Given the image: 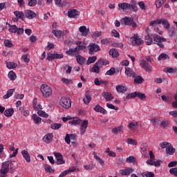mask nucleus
I'll list each match as a JSON object with an SVG mask.
<instances>
[{"instance_id":"nucleus-1","label":"nucleus","mask_w":177,"mask_h":177,"mask_svg":"<svg viewBox=\"0 0 177 177\" xmlns=\"http://www.w3.org/2000/svg\"><path fill=\"white\" fill-rule=\"evenodd\" d=\"M136 1H133L132 3H118L119 9L123 10V12H128L129 10H133V12H137L138 7H136Z\"/></svg>"},{"instance_id":"nucleus-2","label":"nucleus","mask_w":177,"mask_h":177,"mask_svg":"<svg viewBox=\"0 0 177 177\" xmlns=\"http://www.w3.org/2000/svg\"><path fill=\"white\" fill-rule=\"evenodd\" d=\"M157 24H162L164 28H166V30H169L171 27V25H169V22H168V20H167L166 19H155L149 23V26L151 27H156Z\"/></svg>"},{"instance_id":"nucleus-3","label":"nucleus","mask_w":177,"mask_h":177,"mask_svg":"<svg viewBox=\"0 0 177 177\" xmlns=\"http://www.w3.org/2000/svg\"><path fill=\"white\" fill-rule=\"evenodd\" d=\"M6 26H8V27H10L8 30L12 34H17L18 35H21V34L24 33V28H18L16 25H10L9 22H6Z\"/></svg>"},{"instance_id":"nucleus-4","label":"nucleus","mask_w":177,"mask_h":177,"mask_svg":"<svg viewBox=\"0 0 177 177\" xmlns=\"http://www.w3.org/2000/svg\"><path fill=\"white\" fill-rule=\"evenodd\" d=\"M41 91L44 97H50L52 96V88L47 84H42L41 86Z\"/></svg>"},{"instance_id":"nucleus-5","label":"nucleus","mask_w":177,"mask_h":177,"mask_svg":"<svg viewBox=\"0 0 177 177\" xmlns=\"http://www.w3.org/2000/svg\"><path fill=\"white\" fill-rule=\"evenodd\" d=\"M153 41L156 42L157 45L159 46L161 49H164L165 48V46L162 42H167V39L157 35L154 34L153 35Z\"/></svg>"},{"instance_id":"nucleus-6","label":"nucleus","mask_w":177,"mask_h":177,"mask_svg":"<svg viewBox=\"0 0 177 177\" xmlns=\"http://www.w3.org/2000/svg\"><path fill=\"white\" fill-rule=\"evenodd\" d=\"M59 104L64 109H70L71 107V100L67 97H62L60 99Z\"/></svg>"},{"instance_id":"nucleus-7","label":"nucleus","mask_w":177,"mask_h":177,"mask_svg":"<svg viewBox=\"0 0 177 177\" xmlns=\"http://www.w3.org/2000/svg\"><path fill=\"white\" fill-rule=\"evenodd\" d=\"M88 49L89 50V55H92L93 52H99V50H100V46L97 44L91 43L88 45Z\"/></svg>"},{"instance_id":"nucleus-8","label":"nucleus","mask_w":177,"mask_h":177,"mask_svg":"<svg viewBox=\"0 0 177 177\" xmlns=\"http://www.w3.org/2000/svg\"><path fill=\"white\" fill-rule=\"evenodd\" d=\"M125 26H131L133 28H135L137 26V24L133 21V19L131 17H126L123 19Z\"/></svg>"},{"instance_id":"nucleus-9","label":"nucleus","mask_w":177,"mask_h":177,"mask_svg":"<svg viewBox=\"0 0 177 177\" xmlns=\"http://www.w3.org/2000/svg\"><path fill=\"white\" fill-rule=\"evenodd\" d=\"M142 68L145 70L147 73H151V66L148 64L147 61L142 59L140 63Z\"/></svg>"},{"instance_id":"nucleus-10","label":"nucleus","mask_w":177,"mask_h":177,"mask_svg":"<svg viewBox=\"0 0 177 177\" xmlns=\"http://www.w3.org/2000/svg\"><path fill=\"white\" fill-rule=\"evenodd\" d=\"M9 164H10V161H6L2 163L0 174H8L9 172Z\"/></svg>"},{"instance_id":"nucleus-11","label":"nucleus","mask_w":177,"mask_h":177,"mask_svg":"<svg viewBox=\"0 0 177 177\" xmlns=\"http://www.w3.org/2000/svg\"><path fill=\"white\" fill-rule=\"evenodd\" d=\"M53 153L55 156V158L57 159L55 163L57 164V165H60L66 162L64 160H63V155H62V153L59 152H54Z\"/></svg>"},{"instance_id":"nucleus-12","label":"nucleus","mask_w":177,"mask_h":177,"mask_svg":"<svg viewBox=\"0 0 177 177\" xmlns=\"http://www.w3.org/2000/svg\"><path fill=\"white\" fill-rule=\"evenodd\" d=\"M77 16H80V11L75 9H70L68 11V17L71 19H77Z\"/></svg>"},{"instance_id":"nucleus-13","label":"nucleus","mask_w":177,"mask_h":177,"mask_svg":"<svg viewBox=\"0 0 177 177\" xmlns=\"http://www.w3.org/2000/svg\"><path fill=\"white\" fill-rule=\"evenodd\" d=\"M132 44L140 46L143 44V40L141 38H139L138 35H134L133 37H131Z\"/></svg>"},{"instance_id":"nucleus-14","label":"nucleus","mask_w":177,"mask_h":177,"mask_svg":"<svg viewBox=\"0 0 177 177\" xmlns=\"http://www.w3.org/2000/svg\"><path fill=\"white\" fill-rule=\"evenodd\" d=\"M132 172H133V169H132V167H126L124 169L120 170V175H123L124 176L131 175Z\"/></svg>"},{"instance_id":"nucleus-15","label":"nucleus","mask_w":177,"mask_h":177,"mask_svg":"<svg viewBox=\"0 0 177 177\" xmlns=\"http://www.w3.org/2000/svg\"><path fill=\"white\" fill-rule=\"evenodd\" d=\"M80 50H80L79 47H76L75 48H71V49H69L68 50H66V55H69L71 56H77V55L80 53Z\"/></svg>"},{"instance_id":"nucleus-16","label":"nucleus","mask_w":177,"mask_h":177,"mask_svg":"<svg viewBox=\"0 0 177 177\" xmlns=\"http://www.w3.org/2000/svg\"><path fill=\"white\" fill-rule=\"evenodd\" d=\"M53 59H63V54H48L46 60L50 62V60H53Z\"/></svg>"},{"instance_id":"nucleus-17","label":"nucleus","mask_w":177,"mask_h":177,"mask_svg":"<svg viewBox=\"0 0 177 177\" xmlns=\"http://www.w3.org/2000/svg\"><path fill=\"white\" fill-rule=\"evenodd\" d=\"M24 17H27V19H34V17H37V14L31 10H27L24 12Z\"/></svg>"},{"instance_id":"nucleus-18","label":"nucleus","mask_w":177,"mask_h":177,"mask_svg":"<svg viewBox=\"0 0 177 177\" xmlns=\"http://www.w3.org/2000/svg\"><path fill=\"white\" fill-rule=\"evenodd\" d=\"M86 128H88V120H84L80 124V133L84 135L86 131Z\"/></svg>"},{"instance_id":"nucleus-19","label":"nucleus","mask_w":177,"mask_h":177,"mask_svg":"<svg viewBox=\"0 0 177 177\" xmlns=\"http://www.w3.org/2000/svg\"><path fill=\"white\" fill-rule=\"evenodd\" d=\"M21 154L26 162H31V156H30L28 151L24 149L21 151Z\"/></svg>"},{"instance_id":"nucleus-20","label":"nucleus","mask_w":177,"mask_h":177,"mask_svg":"<svg viewBox=\"0 0 177 177\" xmlns=\"http://www.w3.org/2000/svg\"><path fill=\"white\" fill-rule=\"evenodd\" d=\"M53 140V133H47L43 137V142L50 143Z\"/></svg>"},{"instance_id":"nucleus-21","label":"nucleus","mask_w":177,"mask_h":177,"mask_svg":"<svg viewBox=\"0 0 177 177\" xmlns=\"http://www.w3.org/2000/svg\"><path fill=\"white\" fill-rule=\"evenodd\" d=\"M125 74L127 77H130L132 78H135V77H136V73H135L133 69L131 68H126Z\"/></svg>"},{"instance_id":"nucleus-22","label":"nucleus","mask_w":177,"mask_h":177,"mask_svg":"<svg viewBox=\"0 0 177 177\" xmlns=\"http://www.w3.org/2000/svg\"><path fill=\"white\" fill-rule=\"evenodd\" d=\"M79 31L81 32V35L82 37H86L88 35V32H89V29H87L86 26H82L79 28Z\"/></svg>"},{"instance_id":"nucleus-23","label":"nucleus","mask_w":177,"mask_h":177,"mask_svg":"<svg viewBox=\"0 0 177 177\" xmlns=\"http://www.w3.org/2000/svg\"><path fill=\"white\" fill-rule=\"evenodd\" d=\"M102 96L103 97H104L106 102H111V100H113V99H114V97L113 96V95H111V93L106 91H104L102 93Z\"/></svg>"},{"instance_id":"nucleus-24","label":"nucleus","mask_w":177,"mask_h":177,"mask_svg":"<svg viewBox=\"0 0 177 177\" xmlns=\"http://www.w3.org/2000/svg\"><path fill=\"white\" fill-rule=\"evenodd\" d=\"M94 110L97 113H102V114H107V111H106V109H103V107L100 106V104H97L94 107Z\"/></svg>"},{"instance_id":"nucleus-25","label":"nucleus","mask_w":177,"mask_h":177,"mask_svg":"<svg viewBox=\"0 0 177 177\" xmlns=\"http://www.w3.org/2000/svg\"><path fill=\"white\" fill-rule=\"evenodd\" d=\"M97 66H99V67H103V66H107L110 62L109 60L106 59H100L97 62H95Z\"/></svg>"},{"instance_id":"nucleus-26","label":"nucleus","mask_w":177,"mask_h":177,"mask_svg":"<svg viewBox=\"0 0 177 177\" xmlns=\"http://www.w3.org/2000/svg\"><path fill=\"white\" fill-rule=\"evenodd\" d=\"M91 100H92V97H91V95H89V91H87L85 93V97L83 98V102L86 104L90 103Z\"/></svg>"},{"instance_id":"nucleus-27","label":"nucleus","mask_w":177,"mask_h":177,"mask_svg":"<svg viewBox=\"0 0 177 177\" xmlns=\"http://www.w3.org/2000/svg\"><path fill=\"white\" fill-rule=\"evenodd\" d=\"M169 55L166 53H161L158 57V62H161V60H169Z\"/></svg>"},{"instance_id":"nucleus-28","label":"nucleus","mask_w":177,"mask_h":177,"mask_svg":"<svg viewBox=\"0 0 177 177\" xmlns=\"http://www.w3.org/2000/svg\"><path fill=\"white\" fill-rule=\"evenodd\" d=\"M13 113H15V109H13V108H10L4 111V115H6V117H12Z\"/></svg>"},{"instance_id":"nucleus-29","label":"nucleus","mask_w":177,"mask_h":177,"mask_svg":"<svg viewBox=\"0 0 177 177\" xmlns=\"http://www.w3.org/2000/svg\"><path fill=\"white\" fill-rule=\"evenodd\" d=\"M127 87L123 85H118L116 86V91L119 93H124V92H127Z\"/></svg>"},{"instance_id":"nucleus-30","label":"nucleus","mask_w":177,"mask_h":177,"mask_svg":"<svg viewBox=\"0 0 177 177\" xmlns=\"http://www.w3.org/2000/svg\"><path fill=\"white\" fill-rule=\"evenodd\" d=\"M109 55L113 57H118L120 56V53H118V50H115V48L111 49L109 50Z\"/></svg>"},{"instance_id":"nucleus-31","label":"nucleus","mask_w":177,"mask_h":177,"mask_svg":"<svg viewBox=\"0 0 177 177\" xmlns=\"http://www.w3.org/2000/svg\"><path fill=\"white\" fill-rule=\"evenodd\" d=\"M14 15H15L16 17L21 19V20H24L25 19L24 13L21 11H15L14 12Z\"/></svg>"},{"instance_id":"nucleus-32","label":"nucleus","mask_w":177,"mask_h":177,"mask_svg":"<svg viewBox=\"0 0 177 177\" xmlns=\"http://www.w3.org/2000/svg\"><path fill=\"white\" fill-rule=\"evenodd\" d=\"M166 153L167 154H169L170 156H172V154H174V153H175V149L174 148V147H172V145H169V147H167L166 148Z\"/></svg>"},{"instance_id":"nucleus-33","label":"nucleus","mask_w":177,"mask_h":177,"mask_svg":"<svg viewBox=\"0 0 177 177\" xmlns=\"http://www.w3.org/2000/svg\"><path fill=\"white\" fill-rule=\"evenodd\" d=\"M32 118L35 121V124H41L42 121V118H39L37 114H33Z\"/></svg>"},{"instance_id":"nucleus-34","label":"nucleus","mask_w":177,"mask_h":177,"mask_svg":"<svg viewBox=\"0 0 177 177\" xmlns=\"http://www.w3.org/2000/svg\"><path fill=\"white\" fill-rule=\"evenodd\" d=\"M52 34H53L56 38H60V37H62V34H63V32L59 30H53Z\"/></svg>"},{"instance_id":"nucleus-35","label":"nucleus","mask_w":177,"mask_h":177,"mask_svg":"<svg viewBox=\"0 0 177 177\" xmlns=\"http://www.w3.org/2000/svg\"><path fill=\"white\" fill-rule=\"evenodd\" d=\"M135 84H143L145 82V79L142 76H137L134 78Z\"/></svg>"},{"instance_id":"nucleus-36","label":"nucleus","mask_w":177,"mask_h":177,"mask_svg":"<svg viewBox=\"0 0 177 177\" xmlns=\"http://www.w3.org/2000/svg\"><path fill=\"white\" fill-rule=\"evenodd\" d=\"M13 92H15L14 88H11L7 91V93L3 95V99H9L12 95H13Z\"/></svg>"},{"instance_id":"nucleus-37","label":"nucleus","mask_w":177,"mask_h":177,"mask_svg":"<svg viewBox=\"0 0 177 177\" xmlns=\"http://www.w3.org/2000/svg\"><path fill=\"white\" fill-rule=\"evenodd\" d=\"M37 114L39 115V117H43L44 118H48V117H49V115H48L46 111H44L41 109L37 111Z\"/></svg>"},{"instance_id":"nucleus-38","label":"nucleus","mask_w":177,"mask_h":177,"mask_svg":"<svg viewBox=\"0 0 177 177\" xmlns=\"http://www.w3.org/2000/svg\"><path fill=\"white\" fill-rule=\"evenodd\" d=\"M138 122H133L129 124V128L131 129V131H135L136 128H138Z\"/></svg>"},{"instance_id":"nucleus-39","label":"nucleus","mask_w":177,"mask_h":177,"mask_svg":"<svg viewBox=\"0 0 177 177\" xmlns=\"http://www.w3.org/2000/svg\"><path fill=\"white\" fill-rule=\"evenodd\" d=\"M93 156H94V158H95L96 161H98V162H100V164L101 165H104V161L103 160H102V158H100V157H99L96 152H93Z\"/></svg>"},{"instance_id":"nucleus-40","label":"nucleus","mask_w":177,"mask_h":177,"mask_svg":"<svg viewBox=\"0 0 177 177\" xmlns=\"http://www.w3.org/2000/svg\"><path fill=\"white\" fill-rule=\"evenodd\" d=\"M126 161L130 164H136V158L135 156H129L127 158Z\"/></svg>"},{"instance_id":"nucleus-41","label":"nucleus","mask_w":177,"mask_h":177,"mask_svg":"<svg viewBox=\"0 0 177 177\" xmlns=\"http://www.w3.org/2000/svg\"><path fill=\"white\" fill-rule=\"evenodd\" d=\"M8 77L11 81H15V78H17V76L13 71H11L8 73Z\"/></svg>"},{"instance_id":"nucleus-42","label":"nucleus","mask_w":177,"mask_h":177,"mask_svg":"<svg viewBox=\"0 0 177 177\" xmlns=\"http://www.w3.org/2000/svg\"><path fill=\"white\" fill-rule=\"evenodd\" d=\"M122 129H124V127L122 126H120L118 127H115L113 129L112 133H115V134L120 133V132H121L122 131Z\"/></svg>"},{"instance_id":"nucleus-43","label":"nucleus","mask_w":177,"mask_h":177,"mask_svg":"<svg viewBox=\"0 0 177 177\" xmlns=\"http://www.w3.org/2000/svg\"><path fill=\"white\" fill-rule=\"evenodd\" d=\"M92 73H96L97 74H99L100 73V67L99 66V65H97L96 63L92 68Z\"/></svg>"},{"instance_id":"nucleus-44","label":"nucleus","mask_w":177,"mask_h":177,"mask_svg":"<svg viewBox=\"0 0 177 177\" xmlns=\"http://www.w3.org/2000/svg\"><path fill=\"white\" fill-rule=\"evenodd\" d=\"M77 62L80 64H85V57L81 56V55H77Z\"/></svg>"},{"instance_id":"nucleus-45","label":"nucleus","mask_w":177,"mask_h":177,"mask_svg":"<svg viewBox=\"0 0 177 177\" xmlns=\"http://www.w3.org/2000/svg\"><path fill=\"white\" fill-rule=\"evenodd\" d=\"M97 57L96 56L89 57L87 61V65L92 64V63H95L96 62Z\"/></svg>"},{"instance_id":"nucleus-46","label":"nucleus","mask_w":177,"mask_h":177,"mask_svg":"<svg viewBox=\"0 0 177 177\" xmlns=\"http://www.w3.org/2000/svg\"><path fill=\"white\" fill-rule=\"evenodd\" d=\"M167 0H157L156 2V8H161L164 3H165Z\"/></svg>"},{"instance_id":"nucleus-47","label":"nucleus","mask_w":177,"mask_h":177,"mask_svg":"<svg viewBox=\"0 0 177 177\" xmlns=\"http://www.w3.org/2000/svg\"><path fill=\"white\" fill-rule=\"evenodd\" d=\"M17 66V64L15 62H7L6 66L8 68L12 69V68H16V66Z\"/></svg>"},{"instance_id":"nucleus-48","label":"nucleus","mask_w":177,"mask_h":177,"mask_svg":"<svg viewBox=\"0 0 177 177\" xmlns=\"http://www.w3.org/2000/svg\"><path fill=\"white\" fill-rule=\"evenodd\" d=\"M176 68L167 67L165 68V73H169V74H174V73H176Z\"/></svg>"},{"instance_id":"nucleus-49","label":"nucleus","mask_w":177,"mask_h":177,"mask_svg":"<svg viewBox=\"0 0 177 177\" xmlns=\"http://www.w3.org/2000/svg\"><path fill=\"white\" fill-rule=\"evenodd\" d=\"M138 96V91L129 93L126 96V99H133Z\"/></svg>"},{"instance_id":"nucleus-50","label":"nucleus","mask_w":177,"mask_h":177,"mask_svg":"<svg viewBox=\"0 0 177 177\" xmlns=\"http://www.w3.org/2000/svg\"><path fill=\"white\" fill-rule=\"evenodd\" d=\"M44 169L46 172H50V173L55 172V170H53V168L50 167V165L48 164L44 165Z\"/></svg>"},{"instance_id":"nucleus-51","label":"nucleus","mask_w":177,"mask_h":177,"mask_svg":"<svg viewBox=\"0 0 177 177\" xmlns=\"http://www.w3.org/2000/svg\"><path fill=\"white\" fill-rule=\"evenodd\" d=\"M143 177H154V173L150 171H145L142 174Z\"/></svg>"},{"instance_id":"nucleus-52","label":"nucleus","mask_w":177,"mask_h":177,"mask_svg":"<svg viewBox=\"0 0 177 177\" xmlns=\"http://www.w3.org/2000/svg\"><path fill=\"white\" fill-rule=\"evenodd\" d=\"M127 143H128V145H133V146H136V145H138V141H136V140L127 138Z\"/></svg>"},{"instance_id":"nucleus-53","label":"nucleus","mask_w":177,"mask_h":177,"mask_svg":"<svg viewBox=\"0 0 177 177\" xmlns=\"http://www.w3.org/2000/svg\"><path fill=\"white\" fill-rule=\"evenodd\" d=\"M145 39L147 40L146 45H151L153 44V38L150 35L145 36Z\"/></svg>"},{"instance_id":"nucleus-54","label":"nucleus","mask_w":177,"mask_h":177,"mask_svg":"<svg viewBox=\"0 0 177 177\" xmlns=\"http://www.w3.org/2000/svg\"><path fill=\"white\" fill-rule=\"evenodd\" d=\"M4 45L5 46H6L7 48H12V46H13V44L12 43V41L9 39H5L4 40Z\"/></svg>"},{"instance_id":"nucleus-55","label":"nucleus","mask_w":177,"mask_h":177,"mask_svg":"<svg viewBox=\"0 0 177 177\" xmlns=\"http://www.w3.org/2000/svg\"><path fill=\"white\" fill-rule=\"evenodd\" d=\"M62 128V124L54 123L51 124L52 129H60Z\"/></svg>"},{"instance_id":"nucleus-56","label":"nucleus","mask_w":177,"mask_h":177,"mask_svg":"<svg viewBox=\"0 0 177 177\" xmlns=\"http://www.w3.org/2000/svg\"><path fill=\"white\" fill-rule=\"evenodd\" d=\"M160 127L165 128V127H169V122L168 120H163L160 122Z\"/></svg>"},{"instance_id":"nucleus-57","label":"nucleus","mask_w":177,"mask_h":177,"mask_svg":"<svg viewBox=\"0 0 177 177\" xmlns=\"http://www.w3.org/2000/svg\"><path fill=\"white\" fill-rule=\"evenodd\" d=\"M115 74V68H111L110 70H109L106 73V75H114Z\"/></svg>"},{"instance_id":"nucleus-58","label":"nucleus","mask_w":177,"mask_h":177,"mask_svg":"<svg viewBox=\"0 0 177 177\" xmlns=\"http://www.w3.org/2000/svg\"><path fill=\"white\" fill-rule=\"evenodd\" d=\"M169 172L171 175L177 176V167H174L169 169Z\"/></svg>"},{"instance_id":"nucleus-59","label":"nucleus","mask_w":177,"mask_h":177,"mask_svg":"<svg viewBox=\"0 0 177 177\" xmlns=\"http://www.w3.org/2000/svg\"><path fill=\"white\" fill-rule=\"evenodd\" d=\"M111 35L112 37H115V38H120V33L115 30L111 31Z\"/></svg>"},{"instance_id":"nucleus-60","label":"nucleus","mask_w":177,"mask_h":177,"mask_svg":"<svg viewBox=\"0 0 177 177\" xmlns=\"http://www.w3.org/2000/svg\"><path fill=\"white\" fill-rule=\"evenodd\" d=\"M137 97L143 100V99H146V95L145 93L137 92Z\"/></svg>"},{"instance_id":"nucleus-61","label":"nucleus","mask_w":177,"mask_h":177,"mask_svg":"<svg viewBox=\"0 0 177 177\" xmlns=\"http://www.w3.org/2000/svg\"><path fill=\"white\" fill-rule=\"evenodd\" d=\"M160 146L161 149H167V147H168V146H169V142H161L160 144Z\"/></svg>"},{"instance_id":"nucleus-62","label":"nucleus","mask_w":177,"mask_h":177,"mask_svg":"<svg viewBox=\"0 0 177 177\" xmlns=\"http://www.w3.org/2000/svg\"><path fill=\"white\" fill-rule=\"evenodd\" d=\"M61 81H62L64 84H66V85H68V84H73V80L66 78H62Z\"/></svg>"},{"instance_id":"nucleus-63","label":"nucleus","mask_w":177,"mask_h":177,"mask_svg":"<svg viewBox=\"0 0 177 177\" xmlns=\"http://www.w3.org/2000/svg\"><path fill=\"white\" fill-rule=\"evenodd\" d=\"M106 106L108 107V109H111L112 110H118V107L114 106L113 104H106Z\"/></svg>"},{"instance_id":"nucleus-64","label":"nucleus","mask_w":177,"mask_h":177,"mask_svg":"<svg viewBox=\"0 0 177 177\" xmlns=\"http://www.w3.org/2000/svg\"><path fill=\"white\" fill-rule=\"evenodd\" d=\"M174 100L175 101L173 102L171 104L174 109H177V93L175 94Z\"/></svg>"}]
</instances>
